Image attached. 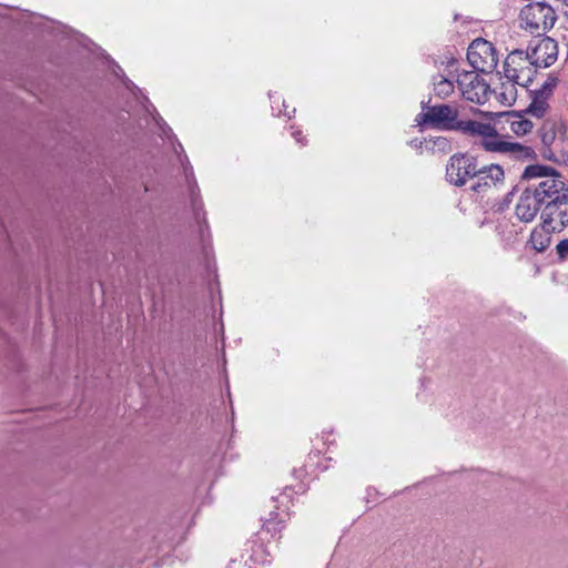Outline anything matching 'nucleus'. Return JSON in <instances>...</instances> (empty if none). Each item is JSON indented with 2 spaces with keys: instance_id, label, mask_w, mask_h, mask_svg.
<instances>
[{
  "instance_id": "1",
  "label": "nucleus",
  "mask_w": 568,
  "mask_h": 568,
  "mask_svg": "<svg viewBox=\"0 0 568 568\" xmlns=\"http://www.w3.org/2000/svg\"><path fill=\"white\" fill-rule=\"evenodd\" d=\"M547 178L542 193L544 205L540 215L542 226L561 232L568 226V185L562 175L554 168L542 164L528 165L523 179Z\"/></svg>"
},
{
  "instance_id": "2",
  "label": "nucleus",
  "mask_w": 568,
  "mask_h": 568,
  "mask_svg": "<svg viewBox=\"0 0 568 568\" xmlns=\"http://www.w3.org/2000/svg\"><path fill=\"white\" fill-rule=\"evenodd\" d=\"M464 134L480 138L479 145L487 152L506 154L520 161L532 160L536 156L532 148L504 140V136L490 123L471 120Z\"/></svg>"
},
{
  "instance_id": "3",
  "label": "nucleus",
  "mask_w": 568,
  "mask_h": 568,
  "mask_svg": "<svg viewBox=\"0 0 568 568\" xmlns=\"http://www.w3.org/2000/svg\"><path fill=\"white\" fill-rule=\"evenodd\" d=\"M420 108L422 111L416 116V122L419 126L465 133L466 126L471 121L459 120V111L457 106L446 103L432 105L430 99L428 101H422Z\"/></svg>"
},
{
  "instance_id": "4",
  "label": "nucleus",
  "mask_w": 568,
  "mask_h": 568,
  "mask_svg": "<svg viewBox=\"0 0 568 568\" xmlns=\"http://www.w3.org/2000/svg\"><path fill=\"white\" fill-rule=\"evenodd\" d=\"M555 9L546 2H530L519 13V26L530 34L545 36L556 23Z\"/></svg>"
},
{
  "instance_id": "5",
  "label": "nucleus",
  "mask_w": 568,
  "mask_h": 568,
  "mask_svg": "<svg viewBox=\"0 0 568 568\" xmlns=\"http://www.w3.org/2000/svg\"><path fill=\"white\" fill-rule=\"evenodd\" d=\"M539 181L526 187L515 206V215L524 223H529L535 220L538 213L541 214L544 199L542 193L546 191L547 178H538Z\"/></svg>"
},
{
  "instance_id": "6",
  "label": "nucleus",
  "mask_w": 568,
  "mask_h": 568,
  "mask_svg": "<svg viewBox=\"0 0 568 568\" xmlns=\"http://www.w3.org/2000/svg\"><path fill=\"white\" fill-rule=\"evenodd\" d=\"M535 73L536 68L524 50L511 51L504 61L505 78L521 87H528L532 82Z\"/></svg>"
},
{
  "instance_id": "7",
  "label": "nucleus",
  "mask_w": 568,
  "mask_h": 568,
  "mask_svg": "<svg viewBox=\"0 0 568 568\" xmlns=\"http://www.w3.org/2000/svg\"><path fill=\"white\" fill-rule=\"evenodd\" d=\"M477 160L468 153H456L446 165V179L455 186H464L478 173Z\"/></svg>"
},
{
  "instance_id": "8",
  "label": "nucleus",
  "mask_w": 568,
  "mask_h": 568,
  "mask_svg": "<svg viewBox=\"0 0 568 568\" xmlns=\"http://www.w3.org/2000/svg\"><path fill=\"white\" fill-rule=\"evenodd\" d=\"M467 59L474 69L483 72H493L498 64V57L494 45L486 40H475L470 44Z\"/></svg>"
},
{
  "instance_id": "9",
  "label": "nucleus",
  "mask_w": 568,
  "mask_h": 568,
  "mask_svg": "<svg viewBox=\"0 0 568 568\" xmlns=\"http://www.w3.org/2000/svg\"><path fill=\"white\" fill-rule=\"evenodd\" d=\"M462 95L474 103L484 104L490 94L489 85L476 73H465L458 81Z\"/></svg>"
},
{
  "instance_id": "10",
  "label": "nucleus",
  "mask_w": 568,
  "mask_h": 568,
  "mask_svg": "<svg viewBox=\"0 0 568 568\" xmlns=\"http://www.w3.org/2000/svg\"><path fill=\"white\" fill-rule=\"evenodd\" d=\"M526 52L537 70L538 68H548L556 62L558 48L555 40L545 37L538 40L535 47H529Z\"/></svg>"
},
{
  "instance_id": "11",
  "label": "nucleus",
  "mask_w": 568,
  "mask_h": 568,
  "mask_svg": "<svg viewBox=\"0 0 568 568\" xmlns=\"http://www.w3.org/2000/svg\"><path fill=\"white\" fill-rule=\"evenodd\" d=\"M558 79L556 77H548L542 83L541 88L532 91V100L527 111L537 118L544 116L548 108V99L551 97L554 89L556 88Z\"/></svg>"
},
{
  "instance_id": "12",
  "label": "nucleus",
  "mask_w": 568,
  "mask_h": 568,
  "mask_svg": "<svg viewBox=\"0 0 568 568\" xmlns=\"http://www.w3.org/2000/svg\"><path fill=\"white\" fill-rule=\"evenodd\" d=\"M478 173L475 175L477 182H475L470 189L476 193L485 192L493 185L504 181L505 172L498 164L484 165L477 168Z\"/></svg>"
},
{
  "instance_id": "13",
  "label": "nucleus",
  "mask_w": 568,
  "mask_h": 568,
  "mask_svg": "<svg viewBox=\"0 0 568 568\" xmlns=\"http://www.w3.org/2000/svg\"><path fill=\"white\" fill-rule=\"evenodd\" d=\"M284 528V520L280 518L277 513L271 511L270 517L263 519V525L261 530L257 532V538L260 541L268 540V537L272 539L280 538V534Z\"/></svg>"
},
{
  "instance_id": "14",
  "label": "nucleus",
  "mask_w": 568,
  "mask_h": 568,
  "mask_svg": "<svg viewBox=\"0 0 568 568\" xmlns=\"http://www.w3.org/2000/svg\"><path fill=\"white\" fill-rule=\"evenodd\" d=\"M555 231H550L542 226V222L539 226L535 227L530 234L529 243L531 247L541 253L545 252L551 242V233Z\"/></svg>"
},
{
  "instance_id": "15",
  "label": "nucleus",
  "mask_w": 568,
  "mask_h": 568,
  "mask_svg": "<svg viewBox=\"0 0 568 568\" xmlns=\"http://www.w3.org/2000/svg\"><path fill=\"white\" fill-rule=\"evenodd\" d=\"M503 116L516 135H525L532 130V122L520 114L507 112Z\"/></svg>"
},
{
  "instance_id": "16",
  "label": "nucleus",
  "mask_w": 568,
  "mask_h": 568,
  "mask_svg": "<svg viewBox=\"0 0 568 568\" xmlns=\"http://www.w3.org/2000/svg\"><path fill=\"white\" fill-rule=\"evenodd\" d=\"M190 200L194 216L200 224V230L203 232V225L207 226L204 215L201 217V211L203 210V203L200 199L199 187L196 184L190 186Z\"/></svg>"
},
{
  "instance_id": "17",
  "label": "nucleus",
  "mask_w": 568,
  "mask_h": 568,
  "mask_svg": "<svg viewBox=\"0 0 568 568\" xmlns=\"http://www.w3.org/2000/svg\"><path fill=\"white\" fill-rule=\"evenodd\" d=\"M434 94L439 99L448 98L455 89L454 83L445 77L438 75L434 78Z\"/></svg>"
},
{
  "instance_id": "18",
  "label": "nucleus",
  "mask_w": 568,
  "mask_h": 568,
  "mask_svg": "<svg viewBox=\"0 0 568 568\" xmlns=\"http://www.w3.org/2000/svg\"><path fill=\"white\" fill-rule=\"evenodd\" d=\"M517 83L508 81L507 83H503L500 87V91L498 92V99L501 103L511 105L516 101L517 97Z\"/></svg>"
},
{
  "instance_id": "19",
  "label": "nucleus",
  "mask_w": 568,
  "mask_h": 568,
  "mask_svg": "<svg viewBox=\"0 0 568 568\" xmlns=\"http://www.w3.org/2000/svg\"><path fill=\"white\" fill-rule=\"evenodd\" d=\"M270 554L266 549L263 548V545H260L257 547V549H253V552L251 555V559L255 562V564H265V562H268L270 559Z\"/></svg>"
},
{
  "instance_id": "20",
  "label": "nucleus",
  "mask_w": 568,
  "mask_h": 568,
  "mask_svg": "<svg viewBox=\"0 0 568 568\" xmlns=\"http://www.w3.org/2000/svg\"><path fill=\"white\" fill-rule=\"evenodd\" d=\"M556 254L558 261L564 262L568 258V237L559 241L556 245Z\"/></svg>"
},
{
  "instance_id": "21",
  "label": "nucleus",
  "mask_w": 568,
  "mask_h": 568,
  "mask_svg": "<svg viewBox=\"0 0 568 568\" xmlns=\"http://www.w3.org/2000/svg\"><path fill=\"white\" fill-rule=\"evenodd\" d=\"M556 138V133L552 129L546 130L545 128L540 132V139L545 146H550Z\"/></svg>"
},
{
  "instance_id": "22",
  "label": "nucleus",
  "mask_w": 568,
  "mask_h": 568,
  "mask_svg": "<svg viewBox=\"0 0 568 568\" xmlns=\"http://www.w3.org/2000/svg\"><path fill=\"white\" fill-rule=\"evenodd\" d=\"M184 162H186L187 164H190V163H189V160H187V158H186V156H184V159H181V164H182V165H183V168H184L185 178H186V180L189 181L190 175L193 178V171H192V168H191V166H190V168H187V166L185 165V163H184Z\"/></svg>"
},
{
  "instance_id": "23",
  "label": "nucleus",
  "mask_w": 568,
  "mask_h": 568,
  "mask_svg": "<svg viewBox=\"0 0 568 568\" xmlns=\"http://www.w3.org/2000/svg\"><path fill=\"white\" fill-rule=\"evenodd\" d=\"M292 135L295 138V140H296L297 142H301L302 144H304V143L302 142V140H303V135H302V132H301V131H298V130H297V131H294V132L292 133Z\"/></svg>"
},
{
  "instance_id": "24",
  "label": "nucleus",
  "mask_w": 568,
  "mask_h": 568,
  "mask_svg": "<svg viewBox=\"0 0 568 568\" xmlns=\"http://www.w3.org/2000/svg\"><path fill=\"white\" fill-rule=\"evenodd\" d=\"M542 156H544V158H547V159H550V156L547 154V151H545V152L542 153Z\"/></svg>"
}]
</instances>
